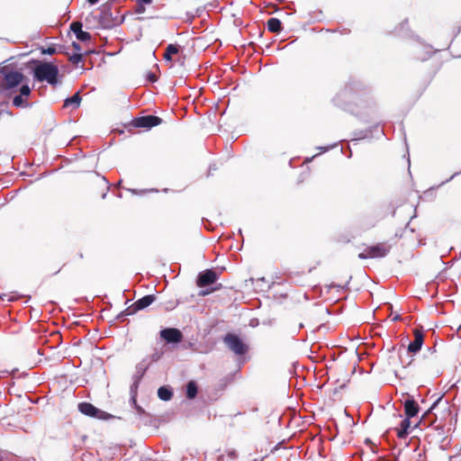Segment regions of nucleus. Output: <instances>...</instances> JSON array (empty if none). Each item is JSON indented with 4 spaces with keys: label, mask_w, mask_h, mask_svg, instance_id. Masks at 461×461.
<instances>
[{
    "label": "nucleus",
    "mask_w": 461,
    "mask_h": 461,
    "mask_svg": "<svg viewBox=\"0 0 461 461\" xmlns=\"http://www.w3.org/2000/svg\"><path fill=\"white\" fill-rule=\"evenodd\" d=\"M335 106L368 122L375 119L377 106L371 88L362 80L350 77L332 99Z\"/></svg>",
    "instance_id": "f257e3e1"
},
{
    "label": "nucleus",
    "mask_w": 461,
    "mask_h": 461,
    "mask_svg": "<svg viewBox=\"0 0 461 461\" xmlns=\"http://www.w3.org/2000/svg\"><path fill=\"white\" fill-rule=\"evenodd\" d=\"M34 81L47 82L52 86L60 84L59 66L52 61L32 59L28 62Z\"/></svg>",
    "instance_id": "f03ea898"
},
{
    "label": "nucleus",
    "mask_w": 461,
    "mask_h": 461,
    "mask_svg": "<svg viewBox=\"0 0 461 461\" xmlns=\"http://www.w3.org/2000/svg\"><path fill=\"white\" fill-rule=\"evenodd\" d=\"M2 72L4 74V80L0 86V95L4 94L6 97H9L14 89L24 85L23 82L26 77L18 70H2Z\"/></svg>",
    "instance_id": "7ed1b4c3"
},
{
    "label": "nucleus",
    "mask_w": 461,
    "mask_h": 461,
    "mask_svg": "<svg viewBox=\"0 0 461 461\" xmlns=\"http://www.w3.org/2000/svg\"><path fill=\"white\" fill-rule=\"evenodd\" d=\"M113 1H108L100 7L98 22L101 28L112 29L124 22V16H113L112 13Z\"/></svg>",
    "instance_id": "20e7f679"
},
{
    "label": "nucleus",
    "mask_w": 461,
    "mask_h": 461,
    "mask_svg": "<svg viewBox=\"0 0 461 461\" xmlns=\"http://www.w3.org/2000/svg\"><path fill=\"white\" fill-rule=\"evenodd\" d=\"M224 344L238 356H243L249 351V345L246 344L242 339L235 333H227L222 339Z\"/></svg>",
    "instance_id": "39448f33"
},
{
    "label": "nucleus",
    "mask_w": 461,
    "mask_h": 461,
    "mask_svg": "<svg viewBox=\"0 0 461 461\" xmlns=\"http://www.w3.org/2000/svg\"><path fill=\"white\" fill-rule=\"evenodd\" d=\"M78 411L85 416L101 420H106L113 418V416L97 407H95L91 402H79L77 405Z\"/></svg>",
    "instance_id": "423d86ee"
},
{
    "label": "nucleus",
    "mask_w": 461,
    "mask_h": 461,
    "mask_svg": "<svg viewBox=\"0 0 461 461\" xmlns=\"http://www.w3.org/2000/svg\"><path fill=\"white\" fill-rule=\"evenodd\" d=\"M156 300L155 294H147L137 300L131 306L127 307L124 311L118 314L117 319L122 320L124 316H129L135 314L137 312L140 310H144L150 304H152Z\"/></svg>",
    "instance_id": "0eeeda50"
},
{
    "label": "nucleus",
    "mask_w": 461,
    "mask_h": 461,
    "mask_svg": "<svg viewBox=\"0 0 461 461\" xmlns=\"http://www.w3.org/2000/svg\"><path fill=\"white\" fill-rule=\"evenodd\" d=\"M391 250V246L385 242L376 243L368 246L358 254L360 259L384 258Z\"/></svg>",
    "instance_id": "6e6552de"
},
{
    "label": "nucleus",
    "mask_w": 461,
    "mask_h": 461,
    "mask_svg": "<svg viewBox=\"0 0 461 461\" xmlns=\"http://www.w3.org/2000/svg\"><path fill=\"white\" fill-rule=\"evenodd\" d=\"M413 335H414V339L409 343L407 349L403 350V354H405L406 356H408L409 353H411V354L418 353L423 345V342H424L423 331L415 329L413 330ZM398 354H399V358L401 360V363L402 364L403 366H407L411 364L412 360H410L409 362L404 363L403 358H402V352L401 350H399Z\"/></svg>",
    "instance_id": "1a4fd4ad"
},
{
    "label": "nucleus",
    "mask_w": 461,
    "mask_h": 461,
    "mask_svg": "<svg viewBox=\"0 0 461 461\" xmlns=\"http://www.w3.org/2000/svg\"><path fill=\"white\" fill-rule=\"evenodd\" d=\"M416 38L411 47L414 58L421 61L429 59L433 53L432 46L423 43L419 37Z\"/></svg>",
    "instance_id": "9d476101"
},
{
    "label": "nucleus",
    "mask_w": 461,
    "mask_h": 461,
    "mask_svg": "<svg viewBox=\"0 0 461 461\" xmlns=\"http://www.w3.org/2000/svg\"><path fill=\"white\" fill-rule=\"evenodd\" d=\"M159 336L166 343L177 345L183 341L184 335L177 328L168 327L160 330Z\"/></svg>",
    "instance_id": "9b49d317"
},
{
    "label": "nucleus",
    "mask_w": 461,
    "mask_h": 461,
    "mask_svg": "<svg viewBox=\"0 0 461 461\" xmlns=\"http://www.w3.org/2000/svg\"><path fill=\"white\" fill-rule=\"evenodd\" d=\"M162 119L157 115L149 114L136 117L132 120L131 124L135 128L151 129L152 127L161 124Z\"/></svg>",
    "instance_id": "f8f14e48"
},
{
    "label": "nucleus",
    "mask_w": 461,
    "mask_h": 461,
    "mask_svg": "<svg viewBox=\"0 0 461 461\" xmlns=\"http://www.w3.org/2000/svg\"><path fill=\"white\" fill-rule=\"evenodd\" d=\"M218 278L219 276L213 269H205L198 274L196 285L199 287H205L213 285Z\"/></svg>",
    "instance_id": "ddd939ff"
},
{
    "label": "nucleus",
    "mask_w": 461,
    "mask_h": 461,
    "mask_svg": "<svg viewBox=\"0 0 461 461\" xmlns=\"http://www.w3.org/2000/svg\"><path fill=\"white\" fill-rule=\"evenodd\" d=\"M354 138L352 140H359L366 139H373L378 138L381 135H384V131L380 129V124L376 123L375 126L366 129L363 131H355L353 133Z\"/></svg>",
    "instance_id": "4468645a"
},
{
    "label": "nucleus",
    "mask_w": 461,
    "mask_h": 461,
    "mask_svg": "<svg viewBox=\"0 0 461 461\" xmlns=\"http://www.w3.org/2000/svg\"><path fill=\"white\" fill-rule=\"evenodd\" d=\"M32 93V88L29 85L24 84L19 87V95H15L13 98V105L18 108L30 107L31 104L24 99Z\"/></svg>",
    "instance_id": "2eb2a0df"
},
{
    "label": "nucleus",
    "mask_w": 461,
    "mask_h": 461,
    "mask_svg": "<svg viewBox=\"0 0 461 461\" xmlns=\"http://www.w3.org/2000/svg\"><path fill=\"white\" fill-rule=\"evenodd\" d=\"M404 414L408 418H413L418 415L420 411V406L412 396H408L403 402Z\"/></svg>",
    "instance_id": "dca6fc26"
},
{
    "label": "nucleus",
    "mask_w": 461,
    "mask_h": 461,
    "mask_svg": "<svg viewBox=\"0 0 461 461\" xmlns=\"http://www.w3.org/2000/svg\"><path fill=\"white\" fill-rule=\"evenodd\" d=\"M411 419L405 416L401 421L400 427L397 429V437L399 438H405L410 433Z\"/></svg>",
    "instance_id": "f3484780"
},
{
    "label": "nucleus",
    "mask_w": 461,
    "mask_h": 461,
    "mask_svg": "<svg viewBox=\"0 0 461 461\" xmlns=\"http://www.w3.org/2000/svg\"><path fill=\"white\" fill-rule=\"evenodd\" d=\"M146 361H147V358L143 359L141 362L137 364L136 372L132 375V379H135L136 381L137 380L141 381L143 375L146 374V372L149 366V363H146Z\"/></svg>",
    "instance_id": "a211bd4d"
},
{
    "label": "nucleus",
    "mask_w": 461,
    "mask_h": 461,
    "mask_svg": "<svg viewBox=\"0 0 461 461\" xmlns=\"http://www.w3.org/2000/svg\"><path fill=\"white\" fill-rule=\"evenodd\" d=\"M174 395L172 387L162 385L158 389V397L164 402L170 401Z\"/></svg>",
    "instance_id": "6ab92c4d"
},
{
    "label": "nucleus",
    "mask_w": 461,
    "mask_h": 461,
    "mask_svg": "<svg viewBox=\"0 0 461 461\" xmlns=\"http://www.w3.org/2000/svg\"><path fill=\"white\" fill-rule=\"evenodd\" d=\"M198 393V385L194 380H190L185 385V397L188 400H194Z\"/></svg>",
    "instance_id": "aec40b11"
},
{
    "label": "nucleus",
    "mask_w": 461,
    "mask_h": 461,
    "mask_svg": "<svg viewBox=\"0 0 461 461\" xmlns=\"http://www.w3.org/2000/svg\"><path fill=\"white\" fill-rule=\"evenodd\" d=\"M267 30L270 32L279 33L283 30L282 22L276 17H271L267 22Z\"/></svg>",
    "instance_id": "412c9836"
},
{
    "label": "nucleus",
    "mask_w": 461,
    "mask_h": 461,
    "mask_svg": "<svg viewBox=\"0 0 461 461\" xmlns=\"http://www.w3.org/2000/svg\"><path fill=\"white\" fill-rule=\"evenodd\" d=\"M81 95L80 92L75 93L72 96L67 97L64 101V106H73V107H78L81 103Z\"/></svg>",
    "instance_id": "4be33fe9"
},
{
    "label": "nucleus",
    "mask_w": 461,
    "mask_h": 461,
    "mask_svg": "<svg viewBox=\"0 0 461 461\" xmlns=\"http://www.w3.org/2000/svg\"><path fill=\"white\" fill-rule=\"evenodd\" d=\"M179 46L176 44H168L166 48L165 53L163 55V58L166 61H171L172 60V55L177 54L179 52Z\"/></svg>",
    "instance_id": "5701e85b"
},
{
    "label": "nucleus",
    "mask_w": 461,
    "mask_h": 461,
    "mask_svg": "<svg viewBox=\"0 0 461 461\" xmlns=\"http://www.w3.org/2000/svg\"><path fill=\"white\" fill-rule=\"evenodd\" d=\"M442 400V396L438 397L431 405L430 407L429 408V410L422 415V417L420 418V421L414 426V428L418 427L420 424L421 423H425V418L427 415H429V413L434 410L438 404L439 403V402Z\"/></svg>",
    "instance_id": "b1692460"
},
{
    "label": "nucleus",
    "mask_w": 461,
    "mask_h": 461,
    "mask_svg": "<svg viewBox=\"0 0 461 461\" xmlns=\"http://www.w3.org/2000/svg\"><path fill=\"white\" fill-rule=\"evenodd\" d=\"M76 38L79 41L87 42L91 41L92 36L88 32L82 30L81 32H78V33H77Z\"/></svg>",
    "instance_id": "393cba45"
},
{
    "label": "nucleus",
    "mask_w": 461,
    "mask_h": 461,
    "mask_svg": "<svg viewBox=\"0 0 461 461\" xmlns=\"http://www.w3.org/2000/svg\"><path fill=\"white\" fill-rule=\"evenodd\" d=\"M69 61L74 65H78L83 61V54L81 52H75L69 57Z\"/></svg>",
    "instance_id": "a878e982"
},
{
    "label": "nucleus",
    "mask_w": 461,
    "mask_h": 461,
    "mask_svg": "<svg viewBox=\"0 0 461 461\" xmlns=\"http://www.w3.org/2000/svg\"><path fill=\"white\" fill-rule=\"evenodd\" d=\"M41 53L43 55H54L57 53V48L55 45H50L48 47H41Z\"/></svg>",
    "instance_id": "bb28decb"
},
{
    "label": "nucleus",
    "mask_w": 461,
    "mask_h": 461,
    "mask_svg": "<svg viewBox=\"0 0 461 461\" xmlns=\"http://www.w3.org/2000/svg\"><path fill=\"white\" fill-rule=\"evenodd\" d=\"M70 31H72L75 34L78 33V32H81L83 29V23L81 22H72L69 25Z\"/></svg>",
    "instance_id": "cd10ccee"
},
{
    "label": "nucleus",
    "mask_w": 461,
    "mask_h": 461,
    "mask_svg": "<svg viewBox=\"0 0 461 461\" xmlns=\"http://www.w3.org/2000/svg\"><path fill=\"white\" fill-rule=\"evenodd\" d=\"M163 356V352L162 351H158V350H155L149 357V364L150 363H154V362H158Z\"/></svg>",
    "instance_id": "c85d7f7f"
},
{
    "label": "nucleus",
    "mask_w": 461,
    "mask_h": 461,
    "mask_svg": "<svg viewBox=\"0 0 461 461\" xmlns=\"http://www.w3.org/2000/svg\"><path fill=\"white\" fill-rule=\"evenodd\" d=\"M140 383V381H139V380L136 381L135 379H132V383L130 386V394L131 395H137Z\"/></svg>",
    "instance_id": "c756f323"
},
{
    "label": "nucleus",
    "mask_w": 461,
    "mask_h": 461,
    "mask_svg": "<svg viewBox=\"0 0 461 461\" xmlns=\"http://www.w3.org/2000/svg\"><path fill=\"white\" fill-rule=\"evenodd\" d=\"M218 289H219V286H214V287H211V288H206V289L201 290V291L198 293V295H199V296H206V295L211 294H212V293H213L214 291H217Z\"/></svg>",
    "instance_id": "7c9ffc66"
},
{
    "label": "nucleus",
    "mask_w": 461,
    "mask_h": 461,
    "mask_svg": "<svg viewBox=\"0 0 461 461\" xmlns=\"http://www.w3.org/2000/svg\"><path fill=\"white\" fill-rule=\"evenodd\" d=\"M18 297H19V295L14 294V293L3 294L1 295L2 300L6 299L8 302L15 301V300H17Z\"/></svg>",
    "instance_id": "2f4dec72"
},
{
    "label": "nucleus",
    "mask_w": 461,
    "mask_h": 461,
    "mask_svg": "<svg viewBox=\"0 0 461 461\" xmlns=\"http://www.w3.org/2000/svg\"><path fill=\"white\" fill-rule=\"evenodd\" d=\"M146 5H140V4H137L135 9H134V12L135 14H143L146 10V7H145Z\"/></svg>",
    "instance_id": "473e14b6"
},
{
    "label": "nucleus",
    "mask_w": 461,
    "mask_h": 461,
    "mask_svg": "<svg viewBox=\"0 0 461 461\" xmlns=\"http://www.w3.org/2000/svg\"><path fill=\"white\" fill-rule=\"evenodd\" d=\"M147 80L150 83H154L158 80L157 76L152 72H148L146 75Z\"/></svg>",
    "instance_id": "72a5a7b5"
},
{
    "label": "nucleus",
    "mask_w": 461,
    "mask_h": 461,
    "mask_svg": "<svg viewBox=\"0 0 461 461\" xmlns=\"http://www.w3.org/2000/svg\"><path fill=\"white\" fill-rule=\"evenodd\" d=\"M137 411V413L140 415V416H145V417H149V414L145 411V410L140 406L139 404L134 408Z\"/></svg>",
    "instance_id": "f704fd0d"
},
{
    "label": "nucleus",
    "mask_w": 461,
    "mask_h": 461,
    "mask_svg": "<svg viewBox=\"0 0 461 461\" xmlns=\"http://www.w3.org/2000/svg\"><path fill=\"white\" fill-rule=\"evenodd\" d=\"M457 175H459V172H456L454 173L448 179H447L446 181H443L442 183H440L438 185L436 186V188H438L440 186H442L443 185H445L446 183L451 181L454 177H456ZM431 189H435V187H431Z\"/></svg>",
    "instance_id": "c9c22d12"
},
{
    "label": "nucleus",
    "mask_w": 461,
    "mask_h": 461,
    "mask_svg": "<svg viewBox=\"0 0 461 461\" xmlns=\"http://www.w3.org/2000/svg\"><path fill=\"white\" fill-rule=\"evenodd\" d=\"M130 403L133 408H135L138 405L137 395H131Z\"/></svg>",
    "instance_id": "e433bc0d"
},
{
    "label": "nucleus",
    "mask_w": 461,
    "mask_h": 461,
    "mask_svg": "<svg viewBox=\"0 0 461 461\" xmlns=\"http://www.w3.org/2000/svg\"><path fill=\"white\" fill-rule=\"evenodd\" d=\"M337 146V143H334L332 145H330V146H326V147H318L317 149L322 150V151H328L333 148H335Z\"/></svg>",
    "instance_id": "4c0bfd02"
},
{
    "label": "nucleus",
    "mask_w": 461,
    "mask_h": 461,
    "mask_svg": "<svg viewBox=\"0 0 461 461\" xmlns=\"http://www.w3.org/2000/svg\"><path fill=\"white\" fill-rule=\"evenodd\" d=\"M72 47L73 49L77 51V52H80L81 51V46L78 42L77 41H73L72 42Z\"/></svg>",
    "instance_id": "58836bf2"
},
{
    "label": "nucleus",
    "mask_w": 461,
    "mask_h": 461,
    "mask_svg": "<svg viewBox=\"0 0 461 461\" xmlns=\"http://www.w3.org/2000/svg\"><path fill=\"white\" fill-rule=\"evenodd\" d=\"M137 4L140 5H150L153 0H135Z\"/></svg>",
    "instance_id": "ea45409f"
},
{
    "label": "nucleus",
    "mask_w": 461,
    "mask_h": 461,
    "mask_svg": "<svg viewBox=\"0 0 461 461\" xmlns=\"http://www.w3.org/2000/svg\"><path fill=\"white\" fill-rule=\"evenodd\" d=\"M408 27V20H404L401 24H400V28L399 30L400 31H402L404 29H406Z\"/></svg>",
    "instance_id": "a19ab883"
},
{
    "label": "nucleus",
    "mask_w": 461,
    "mask_h": 461,
    "mask_svg": "<svg viewBox=\"0 0 461 461\" xmlns=\"http://www.w3.org/2000/svg\"><path fill=\"white\" fill-rule=\"evenodd\" d=\"M402 320V317L400 314H396L393 317V321H401Z\"/></svg>",
    "instance_id": "79ce46f5"
},
{
    "label": "nucleus",
    "mask_w": 461,
    "mask_h": 461,
    "mask_svg": "<svg viewBox=\"0 0 461 461\" xmlns=\"http://www.w3.org/2000/svg\"><path fill=\"white\" fill-rule=\"evenodd\" d=\"M88 4L94 5L99 2V0H87Z\"/></svg>",
    "instance_id": "37998d69"
},
{
    "label": "nucleus",
    "mask_w": 461,
    "mask_h": 461,
    "mask_svg": "<svg viewBox=\"0 0 461 461\" xmlns=\"http://www.w3.org/2000/svg\"><path fill=\"white\" fill-rule=\"evenodd\" d=\"M3 105L7 106L8 105V101L5 100V101L0 102V106H3Z\"/></svg>",
    "instance_id": "c03bdc74"
},
{
    "label": "nucleus",
    "mask_w": 461,
    "mask_h": 461,
    "mask_svg": "<svg viewBox=\"0 0 461 461\" xmlns=\"http://www.w3.org/2000/svg\"><path fill=\"white\" fill-rule=\"evenodd\" d=\"M2 112H3V113H7V114H9V115H13L12 112H10V111H8V110H3Z\"/></svg>",
    "instance_id": "a18cd8bd"
},
{
    "label": "nucleus",
    "mask_w": 461,
    "mask_h": 461,
    "mask_svg": "<svg viewBox=\"0 0 461 461\" xmlns=\"http://www.w3.org/2000/svg\"><path fill=\"white\" fill-rule=\"evenodd\" d=\"M314 157H315V156H312V158H307L305 159V162H310V161H312V160L314 158Z\"/></svg>",
    "instance_id": "49530a36"
},
{
    "label": "nucleus",
    "mask_w": 461,
    "mask_h": 461,
    "mask_svg": "<svg viewBox=\"0 0 461 461\" xmlns=\"http://www.w3.org/2000/svg\"><path fill=\"white\" fill-rule=\"evenodd\" d=\"M211 170H216V167H215V165H211V166H210V171H211Z\"/></svg>",
    "instance_id": "de8ad7c7"
},
{
    "label": "nucleus",
    "mask_w": 461,
    "mask_h": 461,
    "mask_svg": "<svg viewBox=\"0 0 461 461\" xmlns=\"http://www.w3.org/2000/svg\"><path fill=\"white\" fill-rule=\"evenodd\" d=\"M249 325H250V326H252V327H255V326H256V322H254V320H252V321H250V324H249Z\"/></svg>",
    "instance_id": "09e8293b"
},
{
    "label": "nucleus",
    "mask_w": 461,
    "mask_h": 461,
    "mask_svg": "<svg viewBox=\"0 0 461 461\" xmlns=\"http://www.w3.org/2000/svg\"><path fill=\"white\" fill-rule=\"evenodd\" d=\"M230 456H236L235 451H232V452L230 453Z\"/></svg>",
    "instance_id": "8fccbe9b"
},
{
    "label": "nucleus",
    "mask_w": 461,
    "mask_h": 461,
    "mask_svg": "<svg viewBox=\"0 0 461 461\" xmlns=\"http://www.w3.org/2000/svg\"><path fill=\"white\" fill-rule=\"evenodd\" d=\"M38 353H39L40 355H42V353H41V349H38Z\"/></svg>",
    "instance_id": "3c124183"
},
{
    "label": "nucleus",
    "mask_w": 461,
    "mask_h": 461,
    "mask_svg": "<svg viewBox=\"0 0 461 461\" xmlns=\"http://www.w3.org/2000/svg\"><path fill=\"white\" fill-rule=\"evenodd\" d=\"M459 257H460V258H461V250H460V253H459Z\"/></svg>",
    "instance_id": "603ef678"
},
{
    "label": "nucleus",
    "mask_w": 461,
    "mask_h": 461,
    "mask_svg": "<svg viewBox=\"0 0 461 461\" xmlns=\"http://www.w3.org/2000/svg\"><path fill=\"white\" fill-rule=\"evenodd\" d=\"M0 461H4V460L0 458Z\"/></svg>",
    "instance_id": "864d4df0"
}]
</instances>
